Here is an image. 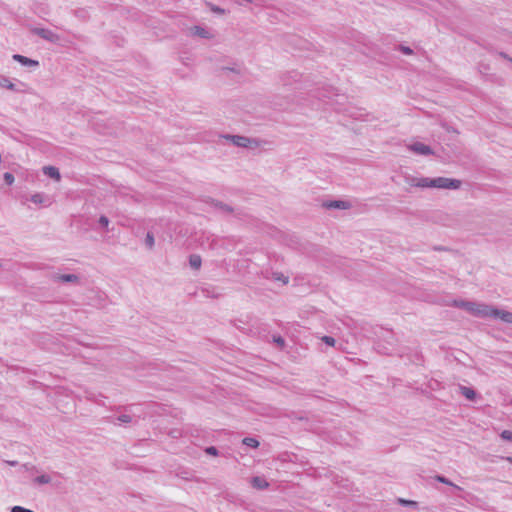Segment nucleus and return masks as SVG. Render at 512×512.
<instances>
[{"label":"nucleus","mask_w":512,"mask_h":512,"mask_svg":"<svg viewBox=\"0 0 512 512\" xmlns=\"http://www.w3.org/2000/svg\"><path fill=\"white\" fill-rule=\"evenodd\" d=\"M400 50L406 55H410L413 53L412 49L406 46H400Z\"/></svg>","instance_id":"nucleus-31"},{"label":"nucleus","mask_w":512,"mask_h":512,"mask_svg":"<svg viewBox=\"0 0 512 512\" xmlns=\"http://www.w3.org/2000/svg\"><path fill=\"white\" fill-rule=\"evenodd\" d=\"M30 201L37 205L49 206L51 204L48 197L43 193H35L30 197Z\"/></svg>","instance_id":"nucleus-9"},{"label":"nucleus","mask_w":512,"mask_h":512,"mask_svg":"<svg viewBox=\"0 0 512 512\" xmlns=\"http://www.w3.org/2000/svg\"><path fill=\"white\" fill-rule=\"evenodd\" d=\"M321 340H322L325 344H327L328 346H331V347L335 346V343H336V340H335L333 337H331V336H323V337L321 338Z\"/></svg>","instance_id":"nucleus-25"},{"label":"nucleus","mask_w":512,"mask_h":512,"mask_svg":"<svg viewBox=\"0 0 512 512\" xmlns=\"http://www.w3.org/2000/svg\"><path fill=\"white\" fill-rule=\"evenodd\" d=\"M11 512H34L30 509H27V508H24L22 506H14L12 509H11Z\"/></svg>","instance_id":"nucleus-28"},{"label":"nucleus","mask_w":512,"mask_h":512,"mask_svg":"<svg viewBox=\"0 0 512 512\" xmlns=\"http://www.w3.org/2000/svg\"><path fill=\"white\" fill-rule=\"evenodd\" d=\"M6 463L10 466H16L18 464L17 461H6Z\"/></svg>","instance_id":"nucleus-35"},{"label":"nucleus","mask_w":512,"mask_h":512,"mask_svg":"<svg viewBox=\"0 0 512 512\" xmlns=\"http://www.w3.org/2000/svg\"><path fill=\"white\" fill-rule=\"evenodd\" d=\"M116 420L121 424H128L132 422V417L129 414H122Z\"/></svg>","instance_id":"nucleus-21"},{"label":"nucleus","mask_w":512,"mask_h":512,"mask_svg":"<svg viewBox=\"0 0 512 512\" xmlns=\"http://www.w3.org/2000/svg\"><path fill=\"white\" fill-rule=\"evenodd\" d=\"M436 480L443 483V484H446V485H450L452 487H454L455 489L457 490H461V488L459 486H457L456 484L452 483L449 479L445 478L444 476H436Z\"/></svg>","instance_id":"nucleus-20"},{"label":"nucleus","mask_w":512,"mask_h":512,"mask_svg":"<svg viewBox=\"0 0 512 512\" xmlns=\"http://www.w3.org/2000/svg\"><path fill=\"white\" fill-rule=\"evenodd\" d=\"M408 149L418 155L426 156V155H430L433 153L430 146H428L424 143H421V142H415V143L409 145Z\"/></svg>","instance_id":"nucleus-5"},{"label":"nucleus","mask_w":512,"mask_h":512,"mask_svg":"<svg viewBox=\"0 0 512 512\" xmlns=\"http://www.w3.org/2000/svg\"><path fill=\"white\" fill-rule=\"evenodd\" d=\"M467 312L475 317L500 319L504 323L512 324V312L488 304L471 301Z\"/></svg>","instance_id":"nucleus-1"},{"label":"nucleus","mask_w":512,"mask_h":512,"mask_svg":"<svg viewBox=\"0 0 512 512\" xmlns=\"http://www.w3.org/2000/svg\"><path fill=\"white\" fill-rule=\"evenodd\" d=\"M405 182L412 187L427 188V177L406 176Z\"/></svg>","instance_id":"nucleus-6"},{"label":"nucleus","mask_w":512,"mask_h":512,"mask_svg":"<svg viewBox=\"0 0 512 512\" xmlns=\"http://www.w3.org/2000/svg\"><path fill=\"white\" fill-rule=\"evenodd\" d=\"M500 436H501V438H502L503 440L511 441V442H512V431H510V430H504V431H502V433H501V435H500Z\"/></svg>","instance_id":"nucleus-27"},{"label":"nucleus","mask_w":512,"mask_h":512,"mask_svg":"<svg viewBox=\"0 0 512 512\" xmlns=\"http://www.w3.org/2000/svg\"><path fill=\"white\" fill-rule=\"evenodd\" d=\"M461 186V181L457 179H451L447 177H436V178H428L427 177V188H437V189H450L456 190Z\"/></svg>","instance_id":"nucleus-2"},{"label":"nucleus","mask_w":512,"mask_h":512,"mask_svg":"<svg viewBox=\"0 0 512 512\" xmlns=\"http://www.w3.org/2000/svg\"><path fill=\"white\" fill-rule=\"evenodd\" d=\"M209 6H210L211 10L217 14H224V12H225L224 9H222L218 6H215L213 4H209Z\"/></svg>","instance_id":"nucleus-29"},{"label":"nucleus","mask_w":512,"mask_h":512,"mask_svg":"<svg viewBox=\"0 0 512 512\" xmlns=\"http://www.w3.org/2000/svg\"><path fill=\"white\" fill-rule=\"evenodd\" d=\"M3 178H4V181H5V183L7 185H12L14 183V180H15L13 174H11L10 172L4 173Z\"/></svg>","instance_id":"nucleus-24"},{"label":"nucleus","mask_w":512,"mask_h":512,"mask_svg":"<svg viewBox=\"0 0 512 512\" xmlns=\"http://www.w3.org/2000/svg\"><path fill=\"white\" fill-rule=\"evenodd\" d=\"M277 279L278 280H282L284 283L288 282V278L287 277H278Z\"/></svg>","instance_id":"nucleus-36"},{"label":"nucleus","mask_w":512,"mask_h":512,"mask_svg":"<svg viewBox=\"0 0 512 512\" xmlns=\"http://www.w3.org/2000/svg\"><path fill=\"white\" fill-rule=\"evenodd\" d=\"M471 301H466V300H453L451 305L452 306H455L457 308H461V309H464L465 311L468 310V307H469V304H470Z\"/></svg>","instance_id":"nucleus-18"},{"label":"nucleus","mask_w":512,"mask_h":512,"mask_svg":"<svg viewBox=\"0 0 512 512\" xmlns=\"http://www.w3.org/2000/svg\"><path fill=\"white\" fill-rule=\"evenodd\" d=\"M59 476L58 473L53 474H41L33 479V482L38 485L55 484L54 478Z\"/></svg>","instance_id":"nucleus-7"},{"label":"nucleus","mask_w":512,"mask_h":512,"mask_svg":"<svg viewBox=\"0 0 512 512\" xmlns=\"http://www.w3.org/2000/svg\"><path fill=\"white\" fill-rule=\"evenodd\" d=\"M274 340H275V342H276L277 344H279V345H281V346L284 344V340H283L281 337H277V338H275Z\"/></svg>","instance_id":"nucleus-34"},{"label":"nucleus","mask_w":512,"mask_h":512,"mask_svg":"<svg viewBox=\"0 0 512 512\" xmlns=\"http://www.w3.org/2000/svg\"><path fill=\"white\" fill-rule=\"evenodd\" d=\"M251 484L256 489H265L269 486L268 482L259 476H255L251 479Z\"/></svg>","instance_id":"nucleus-13"},{"label":"nucleus","mask_w":512,"mask_h":512,"mask_svg":"<svg viewBox=\"0 0 512 512\" xmlns=\"http://www.w3.org/2000/svg\"><path fill=\"white\" fill-rule=\"evenodd\" d=\"M222 137L231 141L237 147H251L252 143H256L255 140L240 135H224Z\"/></svg>","instance_id":"nucleus-4"},{"label":"nucleus","mask_w":512,"mask_h":512,"mask_svg":"<svg viewBox=\"0 0 512 512\" xmlns=\"http://www.w3.org/2000/svg\"><path fill=\"white\" fill-rule=\"evenodd\" d=\"M13 60L17 61L18 63H20L23 66H35V67H37L39 65L38 61L30 59V58L25 57V56L20 55V54H14L13 55Z\"/></svg>","instance_id":"nucleus-8"},{"label":"nucleus","mask_w":512,"mask_h":512,"mask_svg":"<svg viewBox=\"0 0 512 512\" xmlns=\"http://www.w3.org/2000/svg\"><path fill=\"white\" fill-rule=\"evenodd\" d=\"M0 87L7 88L11 91L20 92L21 90L16 87L14 83L6 76H0Z\"/></svg>","instance_id":"nucleus-11"},{"label":"nucleus","mask_w":512,"mask_h":512,"mask_svg":"<svg viewBox=\"0 0 512 512\" xmlns=\"http://www.w3.org/2000/svg\"><path fill=\"white\" fill-rule=\"evenodd\" d=\"M499 56H501L504 59H507L508 61L512 62V58H510L506 53L500 52Z\"/></svg>","instance_id":"nucleus-33"},{"label":"nucleus","mask_w":512,"mask_h":512,"mask_svg":"<svg viewBox=\"0 0 512 512\" xmlns=\"http://www.w3.org/2000/svg\"><path fill=\"white\" fill-rule=\"evenodd\" d=\"M243 444L251 447V448H257L259 446V441L252 437H246L243 439Z\"/></svg>","instance_id":"nucleus-19"},{"label":"nucleus","mask_w":512,"mask_h":512,"mask_svg":"<svg viewBox=\"0 0 512 512\" xmlns=\"http://www.w3.org/2000/svg\"><path fill=\"white\" fill-rule=\"evenodd\" d=\"M191 33L195 36H198L200 38H204V39H209L211 38V34L209 33L208 30H206L205 28L203 27H200V26H193L191 28Z\"/></svg>","instance_id":"nucleus-10"},{"label":"nucleus","mask_w":512,"mask_h":512,"mask_svg":"<svg viewBox=\"0 0 512 512\" xmlns=\"http://www.w3.org/2000/svg\"><path fill=\"white\" fill-rule=\"evenodd\" d=\"M55 280L60 282H73L77 283L79 281V277L76 274H62L55 276Z\"/></svg>","instance_id":"nucleus-14"},{"label":"nucleus","mask_w":512,"mask_h":512,"mask_svg":"<svg viewBox=\"0 0 512 512\" xmlns=\"http://www.w3.org/2000/svg\"><path fill=\"white\" fill-rule=\"evenodd\" d=\"M109 219L104 216V215H101L99 217V220H98V223L101 227H103L104 229L108 230V226H109Z\"/></svg>","instance_id":"nucleus-23"},{"label":"nucleus","mask_w":512,"mask_h":512,"mask_svg":"<svg viewBox=\"0 0 512 512\" xmlns=\"http://www.w3.org/2000/svg\"><path fill=\"white\" fill-rule=\"evenodd\" d=\"M189 264L191 268L198 270L201 267L202 259L199 255L192 254L189 257Z\"/></svg>","instance_id":"nucleus-16"},{"label":"nucleus","mask_w":512,"mask_h":512,"mask_svg":"<svg viewBox=\"0 0 512 512\" xmlns=\"http://www.w3.org/2000/svg\"><path fill=\"white\" fill-rule=\"evenodd\" d=\"M43 172L45 175H47L50 178H53L55 180H60V173L59 170L56 167L53 166H45L43 168Z\"/></svg>","instance_id":"nucleus-12"},{"label":"nucleus","mask_w":512,"mask_h":512,"mask_svg":"<svg viewBox=\"0 0 512 512\" xmlns=\"http://www.w3.org/2000/svg\"><path fill=\"white\" fill-rule=\"evenodd\" d=\"M399 502L404 505L416 506V502L410 500L399 499Z\"/></svg>","instance_id":"nucleus-32"},{"label":"nucleus","mask_w":512,"mask_h":512,"mask_svg":"<svg viewBox=\"0 0 512 512\" xmlns=\"http://www.w3.org/2000/svg\"><path fill=\"white\" fill-rule=\"evenodd\" d=\"M32 33L51 43L60 41V36L49 29L35 27L32 29Z\"/></svg>","instance_id":"nucleus-3"},{"label":"nucleus","mask_w":512,"mask_h":512,"mask_svg":"<svg viewBox=\"0 0 512 512\" xmlns=\"http://www.w3.org/2000/svg\"><path fill=\"white\" fill-rule=\"evenodd\" d=\"M155 240L152 233L148 232L145 238V244L148 248H152L154 246Z\"/></svg>","instance_id":"nucleus-22"},{"label":"nucleus","mask_w":512,"mask_h":512,"mask_svg":"<svg viewBox=\"0 0 512 512\" xmlns=\"http://www.w3.org/2000/svg\"><path fill=\"white\" fill-rule=\"evenodd\" d=\"M461 394L468 400L473 401L476 398V393L472 388L460 386Z\"/></svg>","instance_id":"nucleus-15"},{"label":"nucleus","mask_w":512,"mask_h":512,"mask_svg":"<svg viewBox=\"0 0 512 512\" xmlns=\"http://www.w3.org/2000/svg\"><path fill=\"white\" fill-rule=\"evenodd\" d=\"M215 207H217L220 210L227 212V213H231L233 211V209L230 206L223 204V203H216Z\"/></svg>","instance_id":"nucleus-26"},{"label":"nucleus","mask_w":512,"mask_h":512,"mask_svg":"<svg viewBox=\"0 0 512 512\" xmlns=\"http://www.w3.org/2000/svg\"><path fill=\"white\" fill-rule=\"evenodd\" d=\"M206 453L210 454V455H213V456H216V455H218V450H217L216 447L210 446V447L206 448Z\"/></svg>","instance_id":"nucleus-30"},{"label":"nucleus","mask_w":512,"mask_h":512,"mask_svg":"<svg viewBox=\"0 0 512 512\" xmlns=\"http://www.w3.org/2000/svg\"><path fill=\"white\" fill-rule=\"evenodd\" d=\"M510 461L512 462V459H510Z\"/></svg>","instance_id":"nucleus-37"},{"label":"nucleus","mask_w":512,"mask_h":512,"mask_svg":"<svg viewBox=\"0 0 512 512\" xmlns=\"http://www.w3.org/2000/svg\"><path fill=\"white\" fill-rule=\"evenodd\" d=\"M327 207L337 208V209H347L349 207V204L345 201H332L327 205Z\"/></svg>","instance_id":"nucleus-17"}]
</instances>
